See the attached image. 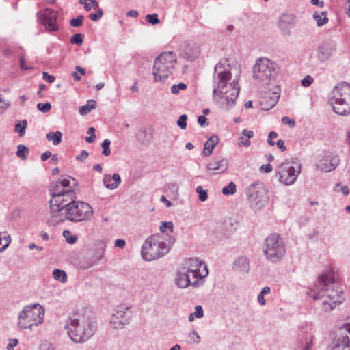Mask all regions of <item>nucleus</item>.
Returning a JSON list of instances; mask_svg holds the SVG:
<instances>
[{
    "instance_id": "f257e3e1",
    "label": "nucleus",
    "mask_w": 350,
    "mask_h": 350,
    "mask_svg": "<svg viewBox=\"0 0 350 350\" xmlns=\"http://www.w3.org/2000/svg\"><path fill=\"white\" fill-rule=\"evenodd\" d=\"M75 199V191H68L64 195L55 194L54 198L49 201L51 216L49 221L56 225L66 219L75 222L90 219L93 215L92 207Z\"/></svg>"
},
{
    "instance_id": "f03ea898",
    "label": "nucleus",
    "mask_w": 350,
    "mask_h": 350,
    "mask_svg": "<svg viewBox=\"0 0 350 350\" xmlns=\"http://www.w3.org/2000/svg\"><path fill=\"white\" fill-rule=\"evenodd\" d=\"M240 68L232 59H225L220 62V107L228 110L232 107L239 94L238 80Z\"/></svg>"
},
{
    "instance_id": "7ed1b4c3",
    "label": "nucleus",
    "mask_w": 350,
    "mask_h": 350,
    "mask_svg": "<svg viewBox=\"0 0 350 350\" xmlns=\"http://www.w3.org/2000/svg\"><path fill=\"white\" fill-rule=\"evenodd\" d=\"M313 299H323V307L325 311L331 310L342 301V291L332 273L319 277L317 284L313 290Z\"/></svg>"
},
{
    "instance_id": "20e7f679",
    "label": "nucleus",
    "mask_w": 350,
    "mask_h": 350,
    "mask_svg": "<svg viewBox=\"0 0 350 350\" xmlns=\"http://www.w3.org/2000/svg\"><path fill=\"white\" fill-rule=\"evenodd\" d=\"M65 328L69 338L75 343L85 342L94 335L96 330L93 319L83 314L71 316Z\"/></svg>"
},
{
    "instance_id": "39448f33",
    "label": "nucleus",
    "mask_w": 350,
    "mask_h": 350,
    "mask_svg": "<svg viewBox=\"0 0 350 350\" xmlns=\"http://www.w3.org/2000/svg\"><path fill=\"white\" fill-rule=\"evenodd\" d=\"M161 239V234H157L149 237L145 241L141 251L142 257L144 260H154L169 252L172 244L174 243V239H170L168 243Z\"/></svg>"
},
{
    "instance_id": "423d86ee",
    "label": "nucleus",
    "mask_w": 350,
    "mask_h": 350,
    "mask_svg": "<svg viewBox=\"0 0 350 350\" xmlns=\"http://www.w3.org/2000/svg\"><path fill=\"white\" fill-rule=\"evenodd\" d=\"M44 308L36 303L25 306L18 313L17 325L20 329L33 330L43 323Z\"/></svg>"
},
{
    "instance_id": "0eeeda50",
    "label": "nucleus",
    "mask_w": 350,
    "mask_h": 350,
    "mask_svg": "<svg viewBox=\"0 0 350 350\" xmlns=\"http://www.w3.org/2000/svg\"><path fill=\"white\" fill-rule=\"evenodd\" d=\"M334 111L340 116L350 114V84L347 82L338 83L330 94Z\"/></svg>"
},
{
    "instance_id": "6e6552de",
    "label": "nucleus",
    "mask_w": 350,
    "mask_h": 350,
    "mask_svg": "<svg viewBox=\"0 0 350 350\" xmlns=\"http://www.w3.org/2000/svg\"><path fill=\"white\" fill-rule=\"evenodd\" d=\"M176 63V55L169 51L161 53L154 60L152 74L156 82L164 81L172 73Z\"/></svg>"
},
{
    "instance_id": "1a4fd4ad",
    "label": "nucleus",
    "mask_w": 350,
    "mask_h": 350,
    "mask_svg": "<svg viewBox=\"0 0 350 350\" xmlns=\"http://www.w3.org/2000/svg\"><path fill=\"white\" fill-rule=\"evenodd\" d=\"M262 250L266 258L272 263L280 262L286 254V247L280 234L274 233L264 241Z\"/></svg>"
},
{
    "instance_id": "9d476101",
    "label": "nucleus",
    "mask_w": 350,
    "mask_h": 350,
    "mask_svg": "<svg viewBox=\"0 0 350 350\" xmlns=\"http://www.w3.org/2000/svg\"><path fill=\"white\" fill-rule=\"evenodd\" d=\"M252 71L254 79L258 80L262 85H268L277 76L278 66L275 62L262 57L256 60Z\"/></svg>"
},
{
    "instance_id": "9b49d317",
    "label": "nucleus",
    "mask_w": 350,
    "mask_h": 350,
    "mask_svg": "<svg viewBox=\"0 0 350 350\" xmlns=\"http://www.w3.org/2000/svg\"><path fill=\"white\" fill-rule=\"evenodd\" d=\"M250 206L254 211L260 210L269 200L268 191L261 182H255L245 188Z\"/></svg>"
},
{
    "instance_id": "f8f14e48",
    "label": "nucleus",
    "mask_w": 350,
    "mask_h": 350,
    "mask_svg": "<svg viewBox=\"0 0 350 350\" xmlns=\"http://www.w3.org/2000/svg\"><path fill=\"white\" fill-rule=\"evenodd\" d=\"M301 170L300 165L295 168L290 162H284L277 167L276 172L279 175L280 182L286 185H291L296 181Z\"/></svg>"
},
{
    "instance_id": "ddd939ff",
    "label": "nucleus",
    "mask_w": 350,
    "mask_h": 350,
    "mask_svg": "<svg viewBox=\"0 0 350 350\" xmlns=\"http://www.w3.org/2000/svg\"><path fill=\"white\" fill-rule=\"evenodd\" d=\"M181 267L186 269L188 273H191L193 279H196L197 281L202 280L208 273L206 266L197 258L186 260Z\"/></svg>"
},
{
    "instance_id": "4468645a",
    "label": "nucleus",
    "mask_w": 350,
    "mask_h": 350,
    "mask_svg": "<svg viewBox=\"0 0 350 350\" xmlns=\"http://www.w3.org/2000/svg\"><path fill=\"white\" fill-rule=\"evenodd\" d=\"M39 21L42 25L45 27L48 32L57 31L59 30V26L57 23L58 12L54 10L45 9L38 13Z\"/></svg>"
},
{
    "instance_id": "2eb2a0df",
    "label": "nucleus",
    "mask_w": 350,
    "mask_h": 350,
    "mask_svg": "<svg viewBox=\"0 0 350 350\" xmlns=\"http://www.w3.org/2000/svg\"><path fill=\"white\" fill-rule=\"evenodd\" d=\"M174 283L180 288H186L189 286L194 287L199 286L198 281L193 279L191 273H188L182 267H180L176 272Z\"/></svg>"
},
{
    "instance_id": "dca6fc26",
    "label": "nucleus",
    "mask_w": 350,
    "mask_h": 350,
    "mask_svg": "<svg viewBox=\"0 0 350 350\" xmlns=\"http://www.w3.org/2000/svg\"><path fill=\"white\" fill-rule=\"evenodd\" d=\"M125 310H128V308L120 307L112 314L109 321L112 328L116 329H122L125 325L129 324L131 315L129 312H126Z\"/></svg>"
},
{
    "instance_id": "f3484780",
    "label": "nucleus",
    "mask_w": 350,
    "mask_h": 350,
    "mask_svg": "<svg viewBox=\"0 0 350 350\" xmlns=\"http://www.w3.org/2000/svg\"><path fill=\"white\" fill-rule=\"evenodd\" d=\"M346 333L350 334V323H344L338 328V334L334 342L333 350H340V347L344 349L349 347L350 340L347 335H344Z\"/></svg>"
},
{
    "instance_id": "a211bd4d",
    "label": "nucleus",
    "mask_w": 350,
    "mask_h": 350,
    "mask_svg": "<svg viewBox=\"0 0 350 350\" xmlns=\"http://www.w3.org/2000/svg\"><path fill=\"white\" fill-rule=\"evenodd\" d=\"M336 51V44L332 42H324L321 43L317 51V57L321 63L329 60Z\"/></svg>"
},
{
    "instance_id": "6ab92c4d",
    "label": "nucleus",
    "mask_w": 350,
    "mask_h": 350,
    "mask_svg": "<svg viewBox=\"0 0 350 350\" xmlns=\"http://www.w3.org/2000/svg\"><path fill=\"white\" fill-rule=\"evenodd\" d=\"M232 269L239 275L248 273L250 270V261L245 256H239L234 258Z\"/></svg>"
},
{
    "instance_id": "aec40b11",
    "label": "nucleus",
    "mask_w": 350,
    "mask_h": 350,
    "mask_svg": "<svg viewBox=\"0 0 350 350\" xmlns=\"http://www.w3.org/2000/svg\"><path fill=\"white\" fill-rule=\"evenodd\" d=\"M238 221L234 217H229L224 219L221 226L220 227V232L224 237H230L237 230Z\"/></svg>"
},
{
    "instance_id": "412c9836",
    "label": "nucleus",
    "mask_w": 350,
    "mask_h": 350,
    "mask_svg": "<svg viewBox=\"0 0 350 350\" xmlns=\"http://www.w3.org/2000/svg\"><path fill=\"white\" fill-rule=\"evenodd\" d=\"M295 25V18L292 14H284L278 22V27L284 35H290V30Z\"/></svg>"
},
{
    "instance_id": "4be33fe9",
    "label": "nucleus",
    "mask_w": 350,
    "mask_h": 350,
    "mask_svg": "<svg viewBox=\"0 0 350 350\" xmlns=\"http://www.w3.org/2000/svg\"><path fill=\"white\" fill-rule=\"evenodd\" d=\"M314 337L308 334L299 335L297 346L294 350H312L314 347Z\"/></svg>"
},
{
    "instance_id": "5701e85b",
    "label": "nucleus",
    "mask_w": 350,
    "mask_h": 350,
    "mask_svg": "<svg viewBox=\"0 0 350 350\" xmlns=\"http://www.w3.org/2000/svg\"><path fill=\"white\" fill-rule=\"evenodd\" d=\"M70 180L68 179H62L56 183L55 185L53 187L51 191V194L52 196L51 199L54 198L55 194L59 193V195L65 194L68 191H74L73 190L66 189L65 190L64 187H67L70 185Z\"/></svg>"
},
{
    "instance_id": "b1692460",
    "label": "nucleus",
    "mask_w": 350,
    "mask_h": 350,
    "mask_svg": "<svg viewBox=\"0 0 350 350\" xmlns=\"http://www.w3.org/2000/svg\"><path fill=\"white\" fill-rule=\"evenodd\" d=\"M105 186L111 190L116 189L121 183V178L118 174H113V176L105 175L103 178Z\"/></svg>"
},
{
    "instance_id": "393cba45",
    "label": "nucleus",
    "mask_w": 350,
    "mask_h": 350,
    "mask_svg": "<svg viewBox=\"0 0 350 350\" xmlns=\"http://www.w3.org/2000/svg\"><path fill=\"white\" fill-rule=\"evenodd\" d=\"M219 142V138L217 136H213L209 138L205 143L203 154L205 156H209L212 154L214 147Z\"/></svg>"
},
{
    "instance_id": "a878e982",
    "label": "nucleus",
    "mask_w": 350,
    "mask_h": 350,
    "mask_svg": "<svg viewBox=\"0 0 350 350\" xmlns=\"http://www.w3.org/2000/svg\"><path fill=\"white\" fill-rule=\"evenodd\" d=\"M254 136V132L250 130L244 129L239 138V145L248 147L250 146V139Z\"/></svg>"
},
{
    "instance_id": "bb28decb",
    "label": "nucleus",
    "mask_w": 350,
    "mask_h": 350,
    "mask_svg": "<svg viewBox=\"0 0 350 350\" xmlns=\"http://www.w3.org/2000/svg\"><path fill=\"white\" fill-rule=\"evenodd\" d=\"M46 138L48 141L52 142L54 146H57L62 142V133L60 131L49 132L46 134Z\"/></svg>"
},
{
    "instance_id": "cd10ccee",
    "label": "nucleus",
    "mask_w": 350,
    "mask_h": 350,
    "mask_svg": "<svg viewBox=\"0 0 350 350\" xmlns=\"http://www.w3.org/2000/svg\"><path fill=\"white\" fill-rule=\"evenodd\" d=\"M96 103L94 100H89L86 104L83 106H81L79 108V111L81 115H86L89 113L92 109H95Z\"/></svg>"
},
{
    "instance_id": "c85d7f7f",
    "label": "nucleus",
    "mask_w": 350,
    "mask_h": 350,
    "mask_svg": "<svg viewBox=\"0 0 350 350\" xmlns=\"http://www.w3.org/2000/svg\"><path fill=\"white\" fill-rule=\"evenodd\" d=\"M339 161L340 160L338 156H334L330 159H328L329 166H323V165H321L320 169L325 172H330L334 170L336 166H338Z\"/></svg>"
},
{
    "instance_id": "c756f323",
    "label": "nucleus",
    "mask_w": 350,
    "mask_h": 350,
    "mask_svg": "<svg viewBox=\"0 0 350 350\" xmlns=\"http://www.w3.org/2000/svg\"><path fill=\"white\" fill-rule=\"evenodd\" d=\"M27 126V120L17 121L14 126V131L18 133L20 137H23L25 135V129Z\"/></svg>"
},
{
    "instance_id": "7c9ffc66",
    "label": "nucleus",
    "mask_w": 350,
    "mask_h": 350,
    "mask_svg": "<svg viewBox=\"0 0 350 350\" xmlns=\"http://www.w3.org/2000/svg\"><path fill=\"white\" fill-rule=\"evenodd\" d=\"M53 278L62 283L67 282V275L64 270L55 269L53 271Z\"/></svg>"
},
{
    "instance_id": "2f4dec72",
    "label": "nucleus",
    "mask_w": 350,
    "mask_h": 350,
    "mask_svg": "<svg viewBox=\"0 0 350 350\" xmlns=\"http://www.w3.org/2000/svg\"><path fill=\"white\" fill-rule=\"evenodd\" d=\"M222 193L225 196L233 195L237 191V186L236 184L230 181L227 186H225L222 188Z\"/></svg>"
},
{
    "instance_id": "473e14b6",
    "label": "nucleus",
    "mask_w": 350,
    "mask_h": 350,
    "mask_svg": "<svg viewBox=\"0 0 350 350\" xmlns=\"http://www.w3.org/2000/svg\"><path fill=\"white\" fill-rule=\"evenodd\" d=\"M203 316L204 312L202 307L200 305H197L195 306L194 312L189 314L188 319L189 321L191 322L195 318H202Z\"/></svg>"
},
{
    "instance_id": "72a5a7b5",
    "label": "nucleus",
    "mask_w": 350,
    "mask_h": 350,
    "mask_svg": "<svg viewBox=\"0 0 350 350\" xmlns=\"http://www.w3.org/2000/svg\"><path fill=\"white\" fill-rule=\"evenodd\" d=\"M29 153V148L23 144H19L17 147L16 155L22 160H25L27 158Z\"/></svg>"
},
{
    "instance_id": "f704fd0d",
    "label": "nucleus",
    "mask_w": 350,
    "mask_h": 350,
    "mask_svg": "<svg viewBox=\"0 0 350 350\" xmlns=\"http://www.w3.org/2000/svg\"><path fill=\"white\" fill-rule=\"evenodd\" d=\"M218 65H219V64H217L214 68V75H213V96L214 100L217 99V92L219 88V82H217V79H219V74L216 75Z\"/></svg>"
},
{
    "instance_id": "c9c22d12",
    "label": "nucleus",
    "mask_w": 350,
    "mask_h": 350,
    "mask_svg": "<svg viewBox=\"0 0 350 350\" xmlns=\"http://www.w3.org/2000/svg\"><path fill=\"white\" fill-rule=\"evenodd\" d=\"M327 12L324 11L321 12V14L324 16L323 18L316 13L314 14L313 17L317 21V24L319 27H321L328 22V18L325 16Z\"/></svg>"
},
{
    "instance_id": "e433bc0d",
    "label": "nucleus",
    "mask_w": 350,
    "mask_h": 350,
    "mask_svg": "<svg viewBox=\"0 0 350 350\" xmlns=\"http://www.w3.org/2000/svg\"><path fill=\"white\" fill-rule=\"evenodd\" d=\"M63 236L65 238L67 243L70 244H74L77 241V237L75 234H72L71 232L66 230L63 232Z\"/></svg>"
},
{
    "instance_id": "4c0bfd02",
    "label": "nucleus",
    "mask_w": 350,
    "mask_h": 350,
    "mask_svg": "<svg viewBox=\"0 0 350 350\" xmlns=\"http://www.w3.org/2000/svg\"><path fill=\"white\" fill-rule=\"evenodd\" d=\"M111 141L108 139H105L102 144L101 147L103 148L102 154L105 156H109L111 154L110 150Z\"/></svg>"
},
{
    "instance_id": "58836bf2",
    "label": "nucleus",
    "mask_w": 350,
    "mask_h": 350,
    "mask_svg": "<svg viewBox=\"0 0 350 350\" xmlns=\"http://www.w3.org/2000/svg\"><path fill=\"white\" fill-rule=\"evenodd\" d=\"M196 193L198 194V198L201 202H204L208 198L206 190H204L201 186H198L196 189Z\"/></svg>"
},
{
    "instance_id": "ea45409f",
    "label": "nucleus",
    "mask_w": 350,
    "mask_h": 350,
    "mask_svg": "<svg viewBox=\"0 0 350 350\" xmlns=\"http://www.w3.org/2000/svg\"><path fill=\"white\" fill-rule=\"evenodd\" d=\"M100 258L97 259H90L89 261H85L81 263V268L83 269H88L96 265L99 262Z\"/></svg>"
},
{
    "instance_id": "a19ab883",
    "label": "nucleus",
    "mask_w": 350,
    "mask_h": 350,
    "mask_svg": "<svg viewBox=\"0 0 350 350\" xmlns=\"http://www.w3.org/2000/svg\"><path fill=\"white\" fill-rule=\"evenodd\" d=\"M70 42L77 46H81L83 44V36L81 33L74 34L70 39Z\"/></svg>"
},
{
    "instance_id": "79ce46f5",
    "label": "nucleus",
    "mask_w": 350,
    "mask_h": 350,
    "mask_svg": "<svg viewBox=\"0 0 350 350\" xmlns=\"http://www.w3.org/2000/svg\"><path fill=\"white\" fill-rule=\"evenodd\" d=\"M187 88V85L183 83H180L177 85H173L171 87V92L174 94H178L180 92V90H183Z\"/></svg>"
},
{
    "instance_id": "37998d69",
    "label": "nucleus",
    "mask_w": 350,
    "mask_h": 350,
    "mask_svg": "<svg viewBox=\"0 0 350 350\" xmlns=\"http://www.w3.org/2000/svg\"><path fill=\"white\" fill-rule=\"evenodd\" d=\"M84 17L83 15H79L75 18H72L70 21V24L71 26L74 27H80L82 25Z\"/></svg>"
},
{
    "instance_id": "c03bdc74",
    "label": "nucleus",
    "mask_w": 350,
    "mask_h": 350,
    "mask_svg": "<svg viewBox=\"0 0 350 350\" xmlns=\"http://www.w3.org/2000/svg\"><path fill=\"white\" fill-rule=\"evenodd\" d=\"M37 109L43 113H47L51 110V105L50 103H39L37 104Z\"/></svg>"
},
{
    "instance_id": "a18cd8bd",
    "label": "nucleus",
    "mask_w": 350,
    "mask_h": 350,
    "mask_svg": "<svg viewBox=\"0 0 350 350\" xmlns=\"http://www.w3.org/2000/svg\"><path fill=\"white\" fill-rule=\"evenodd\" d=\"M167 228L169 229L170 232H172L173 228H174L173 223L171 222V221L162 222L161 226H160V227H159L160 231L161 232H166Z\"/></svg>"
},
{
    "instance_id": "49530a36",
    "label": "nucleus",
    "mask_w": 350,
    "mask_h": 350,
    "mask_svg": "<svg viewBox=\"0 0 350 350\" xmlns=\"http://www.w3.org/2000/svg\"><path fill=\"white\" fill-rule=\"evenodd\" d=\"M187 116L186 114L181 115L177 120V125L181 129H185L187 128Z\"/></svg>"
},
{
    "instance_id": "de8ad7c7",
    "label": "nucleus",
    "mask_w": 350,
    "mask_h": 350,
    "mask_svg": "<svg viewBox=\"0 0 350 350\" xmlns=\"http://www.w3.org/2000/svg\"><path fill=\"white\" fill-rule=\"evenodd\" d=\"M190 342L199 343L200 342V337L198 332L193 331L188 334Z\"/></svg>"
},
{
    "instance_id": "09e8293b",
    "label": "nucleus",
    "mask_w": 350,
    "mask_h": 350,
    "mask_svg": "<svg viewBox=\"0 0 350 350\" xmlns=\"http://www.w3.org/2000/svg\"><path fill=\"white\" fill-rule=\"evenodd\" d=\"M146 20L152 25H157L160 21L157 14H147L146 16Z\"/></svg>"
},
{
    "instance_id": "8fccbe9b",
    "label": "nucleus",
    "mask_w": 350,
    "mask_h": 350,
    "mask_svg": "<svg viewBox=\"0 0 350 350\" xmlns=\"http://www.w3.org/2000/svg\"><path fill=\"white\" fill-rule=\"evenodd\" d=\"M103 10L101 8H98V10L96 13H92L90 15V18L93 21H96L103 16Z\"/></svg>"
},
{
    "instance_id": "3c124183",
    "label": "nucleus",
    "mask_w": 350,
    "mask_h": 350,
    "mask_svg": "<svg viewBox=\"0 0 350 350\" xmlns=\"http://www.w3.org/2000/svg\"><path fill=\"white\" fill-rule=\"evenodd\" d=\"M313 81L314 79L310 75H307L301 80V85L305 88H308Z\"/></svg>"
},
{
    "instance_id": "603ef678",
    "label": "nucleus",
    "mask_w": 350,
    "mask_h": 350,
    "mask_svg": "<svg viewBox=\"0 0 350 350\" xmlns=\"http://www.w3.org/2000/svg\"><path fill=\"white\" fill-rule=\"evenodd\" d=\"M282 122L284 124H288L291 128H293L295 126V121L293 119L289 118L288 116H284L282 118Z\"/></svg>"
},
{
    "instance_id": "864d4df0",
    "label": "nucleus",
    "mask_w": 350,
    "mask_h": 350,
    "mask_svg": "<svg viewBox=\"0 0 350 350\" xmlns=\"http://www.w3.org/2000/svg\"><path fill=\"white\" fill-rule=\"evenodd\" d=\"M42 78L44 81H47L49 83H53L55 80V77L53 75H51L46 72H43Z\"/></svg>"
},
{
    "instance_id": "5fc2aeb1",
    "label": "nucleus",
    "mask_w": 350,
    "mask_h": 350,
    "mask_svg": "<svg viewBox=\"0 0 350 350\" xmlns=\"http://www.w3.org/2000/svg\"><path fill=\"white\" fill-rule=\"evenodd\" d=\"M9 105L10 103L0 96V113L3 111Z\"/></svg>"
},
{
    "instance_id": "6e6d98bb",
    "label": "nucleus",
    "mask_w": 350,
    "mask_h": 350,
    "mask_svg": "<svg viewBox=\"0 0 350 350\" xmlns=\"http://www.w3.org/2000/svg\"><path fill=\"white\" fill-rule=\"evenodd\" d=\"M278 98H279V96L274 94L273 97L270 98V104H269L270 107H265L264 109L269 110V109L274 107L276 105Z\"/></svg>"
},
{
    "instance_id": "4d7b16f0",
    "label": "nucleus",
    "mask_w": 350,
    "mask_h": 350,
    "mask_svg": "<svg viewBox=\"0 0 350 350\" xmlns=\"http://www.w3.org/2000/svg\"><path fill=\"white\" fill-rule=\"evenodd\" d=\"M89 156V153L86 150H82L80 153V154L77 155L76 159L78 161H81L83 162Z\"/></svg>"
},
{
    "instance_id": "13d9d810",
    "label": "nucleus",
    "mask_w": 350,
    "mask_h": 350,
    "mask_svg": "<svg viewBox=\"0 0 350 350\" xmlns=\"http://www.w3.org/2000/svg\"><path fill=\"white\" fill-rule=\"evenodd\" d=\"M198 123L201 126H208V119L204 116H200L198 118Z\"/></svg>"
},
{
    "instance_id": "bf43d9fd",
    "label": "nucleus",
    "mask_w": 350,
    "mask_h": 350,
    "mask_svg": "<svg viewBox=\"0 0 350 350\" xmlns=\"http://www.w3.org/2000/svg\"><path fill=\"white\" fill-rule=\"evenodd\" d=\"M168 190L172 192L176 193L178 190V185L176 183H170L167 185Z\"/></svg>"
},
{
    "instance_id": "052dcab7",
    "label": "nucleus",
    "mask_w": 350,
    "mask_h": 350,
    "mask_svg": "<svg viewBox=\"0 0 350 350\" xmlns=\"http://www.w3.org/2000/svg\"><path fill=\"white\" fill-rule=\"evenodd\" d=\"M18 343V341L17 339H10L7 345V350H14V347H16Z\"/></svg>"
},
{
    "instance_id": "680f3d73",
    "label": "nucleus",
    "mask_w": 350,
    "mask_h": 350,
    "mask_svg": "<svg viewBox=\"0 0 350 350\" xmlns=\"http://www.w3.org/2000/svg\"><path fill=\"white\" fill-rule=\"evenodd\" d=\"M228 168V161L225 159H220V173L225 172Z\"/></svg>"
},
{
    "instance_id": "e2e57ef3",
    "label": "nucleus",
    "mask_w": 350,
    "mask_h": 350,
    "mask_svg": "<svg viewBox=\"0 0 350 350\" xmlns=\"http://www.w3.org/2000/svg\"><path fill=\"white\" fill-rule=\"evenodd\" d=\"M126 245V241L124 239H118L114 242V245L116 247L123 248Z\"/></svg>"
},
{
    "instance_id": "0e129e2a",
    "label": "nucleus",
    "mask_w": 350,
    "mask_h": 350,
    "mask_svg": "<svg viewBox=\"0 0 350 350\" xmlns=\"http://www.w3.org/2000/svg\"><path fill=\"white\" fill-rule=\"evenodd\" d=\"M272 165L269 163L267 165H262L260 167V171L265 172L266 173L271 172L272 171Z\"/></svg>"
},
{
    "instance_id": "69168bd1",
    "label": "nucleus",
    "mask_w": 350,
    "mask_h": 350,
    "mask_svg": "<svg viewBox=\"0 0 350 350\" xmlns=\"http://www.w3.org/2000/svg\"><path fill=\"white\" fill-rule=\"evenodd\" d=\"M207 169L208 170H215L219 169V162L215 161L213 163H209L207 165Z\"/></svg>"
},
{
    "instance_id": "338daca9",
    "label": "nucleus",
    "mask_w": 350,
    "mask_h": 350,
    "mask_svg": "<svg viewBox=\"0 0 350 350\" xmlns=\"http://www.w3.org/2000/svg\"><path fill=\"white\" fill-rule=\"evenodd\" d=\"M276 145L278 147V148L282 152L285 151L286 149V146L284 144V142L282 139L278 140L276 142Z\"/></svg>"
},
{
    "instance_id": "774afa93",
    "label": "nucleus",
    "mask_w": 350,
    "mask_h": 350,
    "mask_svg": "<svg viewBox=\"0 0 350 350\" xmlns=\"http://www.w3.org/2000/svg\"><path fill=\"white\" fill-rule=\"evenodd\" d=\"M20 66L22 70H29L30 68L26 66V62L24 57H20Z\"/></svg>"
}]
</instances>
